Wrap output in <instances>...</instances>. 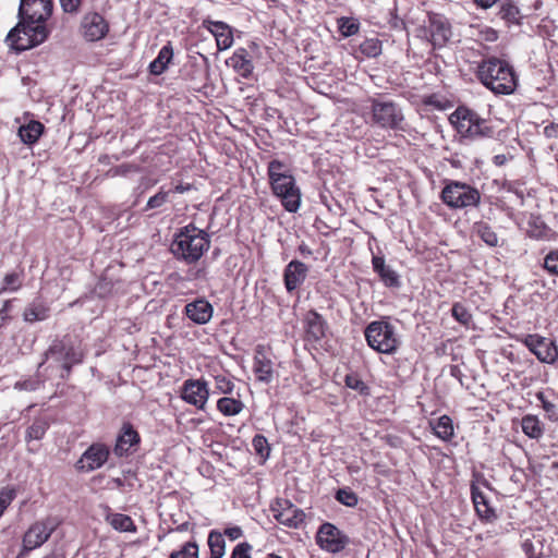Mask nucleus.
Listing matches in <instances>:
<instances>
[{
  "instance_id": "60",
  "label": "nucleus",
  "mask_w": 558,
  "mask_h": 558,
  "mask_svg": "<svg viewBox=\"0 0 558 558\" xmlns=\"http://www.w3.org/2000/svg\"><path fill=\"white\" fill-rule=\"evenodd\" d=\"M543 134L546 138L558 140V123L550 122L549 124H547L543 130Z\"/></svg>"
},
{
  "instance_id": "34",
  "label": "nucleus",
  "mask_w": 558,
  "mask_h": 558,
  "mask_svg": "<svg viewBox=\"0 0 558 558\" xmlns=\"http://www.w3.org/2000/svg\"><path fill=\"white\" fill-rule=\"evenodd\" d=\"M106 520L114 530L119 532L135 533L137 530L133 519L124 513H109Z\"/></svg>"
},
{
  "instance_id": "62",
  "label": "nucleus",
  "mask_w": 558,
  "mask_h": 558,
  "mask_svg": "<svg viewBox=\"0 0 558 558\" xmlns=\"http://www.w3.org/2000/svg\"><path fill=\"white\" fill-rule=\"evenodd\" d=\"M522 549H523V551H524V554L526 555L527 558H535L536 557L534 545H533V542L531 539H525L522 543Z\"/></svg>"
},
{
  "instance_id": "52",
  "label": "nucleus",
  "mask_w": 558,
  "mask_h": 558,
  "mask_svg": "<svg viewBox=\"0 0 558 558\" xmlns=\"http://www.w3.org/2000/svg\"><path fill=\"white\" fill-rule=\"evenodd\" d=\"M15 497V490L12 488L4 487L0 489V517L4 513Z\"/></svg>"
},
{
  "instance_id": "2",
  "label": "nucleus",
  "mask_w": 558,
  "mask_h": 558,
  "mask_svg": "<svg viewBox=\"0 0 558 558\" xmlns=\"http://www.w3.org/2000/svg\"><path fill=\"white\" fill-rule=\"evenodd\" d=\"M210 239L206 231L194 223L181 228L171 244V252L178 260L186 264L198 262L209 250Z\"/></svg>"
},
{
  "instance_id": "20",
  "label": "nucleus",
  "mask_w": 558,
  "mask_h": 558,
  "mask_svg": "<svg viewBox=\"0 0 558 558\" xmlns=\"http://www.w3.org/2000/svg\"><path fill=\"white\" fill-rule=\"evenodd\" d=\"M304 338L307 342L319 343L327 335V320L315 310H310L303 319Z\"/></svg>"
},
{
  "instance_id": "21",
  "label": "nucleus",
  "mask_w": 558,
  "mask_h": 558,
  "mask_svg": "<svg viewBox=\"0 0 558 558\" xmlns=\"http://www.w3.org/2000/svg\"><path fill=\"white\" fill-rule=\"evenodd\" d=\"M496 8V16L507 27L522 26L525 15L522 12L518 0H499Z\"/></svg>"
},
{
  "instance_id": "17",
  "label": "nucleus",
  "mask_w": 558,
  "mask_h": 558,
  "mask_svg": "<svg viewBox=\"0 0 558 558\" xmlns=\"http://www.w3.org/2000/svg\"><path fill=\"white\" fill-rule=\"evenodd\" d=\"M429 35V41L434 48L444 47L451 37V25L446 16L439 13L429 12L425 28Z\"/></svg>"
},
{
  "instance_id": "53",
  "label": "nucleus",
  "mask_w": 558,
  "mask_h": 558,
  "mask_svg": "<svg viewBox=\"0 0 558 558\" xmlns=\"http://www.w3.org/2000/svg\"><path fill=\"white\" fill-rule=\"evenodd\" d=\"M253 546L248 542H241L236 544L230 555V558H253Z\"/></svg>"
},
{
  "instance_id": "56",
  "label": "nucleus",
  "mask_w": 558,
  "mask_h": 558,
  "mask_svg": "<svg viewBox=\"0 0 558 558\" xmlns=\"http://www.w3.org/2000/svg\"><path fill=\"white\" fill-rule=\"evenodd\" d=\"M168 196H169V192L163 191V187H161L157 194L149 197V199L146 204V209H154V208L161 207L168 201Z\"/></svg>"
},
{
  "instance_id": "38",
  "label": "nucleus",
  "mask_w": 558,
  "mask_h": 558,
  "mask_svg": "<svg viewBox=\"0 0 558 558\" xmlns=\"http://www.w3.org/2000/svg\"><path fill=\"white\" fill-rule=\"evenodd\" d=\"M120 284V280L113 281L112 279L102 276L95 287V293L100 299L110 298L119 292Z\"/></svg>"
},
{
  "instance_id": "11",
  "label": "nucleus",
  "mask_w": 558,
  "mask_h": 558,
  "mask_svg": "<svg viewBox=\"0 0 558 558\" xmlns=\"http://www.w3.org/2000/svg\"><path fill=\"white\" fill-rule=\"evenodd\" d=\"M110 32V24L98 12L85 13L78 25V33L86 43H96L105 39Z\"/></svg>"
},
{
  "instance_id": "13",
  "label": "nucleus",
  "mask_w": 558,
  "mask_h": 558,
  "mask_svg": "<svg viewBox=\"0 0 558 558\" xmlns=\"http://www.w3.org/2000/svg\"><path fill=\"white\" fill-rule=\"evenodd\" d=\"M350 539L342 531L329 522L323 523L316 534L317 545L325 551L338 554L349 544Z\"/></svg>"
},
{
  "instance_id": "57",
  "label": "nucleus",
  "mask_w": 558,
  "mask_h": 558,
  "mask_svg": "<svg viewBox=\"0 0 558 558\" xmlns=\"http://www.w3.org/2000/svg\"><path fill=\"white\" fill-rule=\"evenodd\" d=\"M41 381L38 377H29L15 383L14 388L17 390L35 391L39 388Z\"/></svg>"
},
{
  "instance_id": "41",
  "label": "nucleus",
  "mask_w": 558,
  "mask_h": 558,
  "mask_svg": "<svg viewBox=\"0 0 558 558\" xmlns=\"http://www.w3.org/2000/svg\"><path fill=\"white\" fill-rule=\"evenodd\" d=\"M340 34L343 37H351L360 32V22L354 17L342 16L337 20Z\"/></svg>"
},
{
  "instance_id": "10",
  "label": "nucleus",
  "mask_w": 558,
  "mask_h": 558,
  "mask_svg": "<svg viewBox=\"0 0 558 558\" xmlns=\"http://www.w3.org/2000/svg\"><path fill=\"white\" fill-rule=\"evenodd\" d=\"M58 525L59 523L51 517L35 521L22 537L23 551L28 553L43 546L57 530Z\"/></svg>"
},
{
  "instance_id": "16",
  "label": "nucleus",
  "mask_w": 558,
  "mask_h": 558,
  "mask_svg": "<svg viewBox=\"0 0 558 558\" xmlns=\"http://www.w3.org/2000/svg\"><path fill=\"white\" fill-rule=\"evenodd\" d=\"M109 447L102 442L92 444L75 463L78 472L88 473L100 469L109 459Z\"/></svg>"
},
{
  "instance_id": "14",
  "label": "nucleus",
  "mask_w": 558,
  "mask_h": 558,
  "mask_svg": "<svg viewBox=\"0 0 558 558\" xmlns=\"http://www.w3.org/2000/svg\"><path fill=\"white\" fill-rule=\"evenodd\" d=\"M53 0H21L19 19L36 25H47L53 12Z\"/></svg>"
},
{
  "instance_id": "45",
  "label": "nucleus",
  "mask_w": 558,
  "mask_h": 558,
  "mask_svg": "<svg viewBox=\"0 0 558 558\" xmlns=\"http://www.w3.org/2000/svg\"><path fill=\"white\" fill-rule=\"evenodd\" d=\"M23 317L28 323L44 320L48 317V308L43 304H31L25 308Z\"/></svg>"
},
{
  "instance_id": "64",
  "label": "nucleus",
  "mask_w": 558,
  "mask_h": 558,
  "mask_svg": "<svg viewBox=\"0 0 558 558\" xmlns=\"http://www.w3.org/2000/svg\"><path fill=\"white\" fill-rule=\"evenodd\" d=\"M193 189V185L191 183H178L173 186L172 190L168 191L169 193L172 192V193H179V194H182V193H185V192H189Z\"/></svg>"
},
{
  "instance_id": "31",
  "label": "nucleus",
  "mask_w": 558,
  "mask_h": 558,
  "mask_svg": "<svg viewBox=\"0 0 558 558\" xmlns=\"http://www.w3.org/2000/svg\"><path fill=\"white\" fill-rule=\"evenodd\" d=\"M173 58L171 41H168L158 52L157 58L150 62L149 72L154 75L162 74Z\"/></svg>"
},
{
  "instance_id": "19",
  "label": "nucleus",
  "mask_w": 558,
  "mask_h": 558,
  "mask_svg": "<svg viewBox=\"0 0 558 558\" xmlns=\"http://www.w3.org/2000/svg\"><path fill=\"white\" fill-rule=\"evenodd\" d=\"M253 372L256 379L269 384L274 379V362L271 360V348L266 344H257L254 351Z\"/></svg>"
},
{
  "instance_id": "43",
  "label": "nucleus",
  "mask_w": 558,
  "mask_h": 558,
  "mask_svg": "<svg viewBox=\"0 0 558 558\" xmlns=\"http://www.w3.org/2000/svg\"><path fill=\"white\" fill-rule=\"evenodd\" d=\"M452 317L465 328H469L473 322V316L469 308L461 302L453 303L451 307Z\"/></svg>"
},
{
  "instance_id": "3",
  "label": "nucleus",
  "mask_w": 558,
  "mask_h": 558,
  "mask_svg": "<svg viewBox=\"0 0 558 558\" xmlns=\"http://www.w3.org/2000/svg\"><path fill=\"white\" fill-rule=\"evenodd\" d=\"M449 121L457 133L468 140L492 138L495 129L490 121L482 118L475 110L466 106H458L450 114Z\"/></svg>"
},
{
  "instance_id": "49",
  "label": "nucleus",
  "mask_w": 558,
  "mask_h": 558,
  "mask_svg": "<svg viewBox=\"0 0 558 558\" xmlns=\"http://www.w3.org/2000/svg\"><path fill=\"white\" fill-rule=\"evenodd\" d=\"M338 502L347 507H355L359 502L357 495L350 488H339L335 495Z\"/></svg>"
},
{
  "instance_id": "42",
  "label": "nucleus",
  "mask_w": 558,
  "mask_h": 558,
  "mask_svg": "<svg viewBox=\"0 0 558 558\" xmlns=\"http://www.w3.org/2000/svg\"><path fill=\"white\" fill-rule=\"evenodd\" d=\"M383 45L377 37L365 38L360 44V51L366 58H376L381 53Z\"/></svg>"
},
{
  "instance_id": "51",
  "label": "nucleus",
  "mask_w": 558,
  "mask_h": 558,
  "mask_svg": "<svg viewBox=\"0 0 558 558\" xmlns=\"http://www.w3.org/2000/svg\"><path fill=\"white\" fill-rule=\"evenodd\" d=\"M214 379L217 392L222 393L225 396L232 395L235 385L228 376L216 375Z\"/></svg>"
},
{
  "instance_id": "48",
  "label": "nucleus",
  "mask_w": 558,
  "mask_h": 558,
  "mask_svg": "<svg viewBox=\"0 0 558 558\" xmlns=\"http://www.w3.org/2000/svg\"><path fill=\"white\" fill-rule=\"evenodd\" d=\"M535 396L536 399L541 402L542 409L545 411L547 418L551 422H557L558 412L556 404L550 402L543 391H538Z\"/></svg>"
},
{
  "instance_id": "26",
  "label": "nucleus",
  "mask_w": 558,
  "mask_h": 558,
  "mask_svg": "<svg viewBox=\"0 0 558 558\" xmlns=\"http://www.w3.org/2000/svg\"><path fill=\"white\" fill-rule=\"evenodd\" d=\"M213 305L205 299H197L184 306V314L195 324H207L213 317Z\"/></svg>"
},
{
  "instance_id": "47",
  "label": "nucleus",
  "mask_w": 558,
  "mask_h": 558,
  "mask_svg": "<svg viewBox=\"0 0 558 558\" xmlns=\"http://www.w3.org/2000/svg\"><path fill=\"white\" fill-rule=\"evenodd\" d=\"M344 384L348 388L357 391L362 396L369 395V387L361 379L356 373L347 374L344 377Z\"/></svg>"
},
{
  "instance_id": "18",
  "label": "nucleus",
  "mask_w": 558,
  "mask_h": 558,
  "mask_svg": "<svg viewBox=\"0 0 558 558\" xmlns=\"http://www.w3.org/2000/svg\"><path fill=\"white\" fill-rule=\"evenodd\" d=\"M209 398V388L204 379H186L181 388V399L194 405L198 410H204Z\"/></svg>"
},
{
  "instance_id": "35",
  "label": "nucleus",
  "mask_w": 558,
  "mask_h": 558,
  "mask_svg": "<svg viewBox=\"0 0 558 558\" xmlns=\"http://www.w3.org/2000/svg\"><path fill=\"white\" fill-rule=\"evenodd\" d=\"M244 403L240 399L222 397L217 401V410L225 416H234L244 409Z\"/></svg>"
},
{
  "instance_id": "50",
  "label": "nucleus",
  "mask_w": 558,
  "mask_h": 558,
  "mask_svg": "<svg viewBox=\"0 0 558 558\" xmlns=\"http://www.w3.org/2000/svg\"><path fill=\"white\" fill-rule=\"evenodd\" d=\"M422 104L426 107H432L437 110H445L450 106L449 100L438 94L424 96L422 98Z\"/></svg>"
},
{
  "instance_id": "9",
  "label": "nucleus",
  "mask_w": 558,
  "mask_h": 558,
  "mask_svg": "<svg viewBox=\"0 0 558 558\" xmlns=\"http://www.w3.org/2000/svg\"><path fill=\"white\" fill-rule=\"evenodd\" d=\"M372 120L384 129L402 130L404 116L397 104L379 98L371 99Z\"/></svg>"
},
{
  "instance_id": "54",
  "label": "nucleus",
  "mask_w": 558,
  "mask_h": 558,
  "mask_svg": "<svg viewBox=\"0 0 558 558\" xmlns=\"http://www.w3.org/2000/svg\"><path fill=\"white\" fill-rule=\"evenodd\" d=\"M544 268L551 275L558 276V248L550 251L544 258Z\"/></svg>"
},
{
  "instance_id": "30",
  "label": "nucleus",
  "mask_w": 558,
  "mask_h": 558,
  "mask_svg": "<svg viewBox=\"0 0 558 558\" xmlns=\"http://www.w3.org/2000/svg\"><path fill=\"white\" fill-rule=\"evenodd\" d=\"M428 425L434 435L446 442L451 441L454 437L453 421L447 414H444L436 420H429Z\"/></svg>"
},
{
  "instance_id": "1",
  "label": "nucleus",
  "mask_w": 558,
  "mask_h": 558,
  "mask_svg": "<svg viewBox=\"0 0 558 558\" xmlns=\"http://www.w3.org/2000/svg\"><path fill=\"white\" fill-rule=\"evenodd\" d=\"M478 81L496 95H510L517 88L513 66L506 60L489 57L483 59L476 70Z\"/></svg>"
},
{
  "instance_id": "4",
  "label": "nucleus",
  "mask_w": 558,
  "mask_h": 558,
  "mask_svg": "<svg viewBox=\"0 0 558 558\" xmlns=\"http://www.w3.org/2000/svg\"><path fill=\"white\" fill-rule=\"evenodd\" d=\"M85 352L80 345H75L69 336L62 339H54L44 353V360L39 364L41 367L48 360H52L62 373V379H69L75 365L83 363Z\"/></svg>"
},
{
  "instance_id": "44",
  "label": "nucleus",
  "mask_w": 558,
  "mask_h": 558,
  "mask_svg": "<svg viewBox=\"0 0 558 558\" xmlns=\"http://www.w3.org/2000/svg\"><path fill=\"white\" fill-rule=\"evenodd\" d=\"M283 174H292V170L289 163L279 159H272L268 162V180H274V178L281 177Z\"/></svg>"
},
{
  "instance_id": "33",
  "label": "nucleus",
  "mask_w": 558,
  "mask_h": 558,
  "mask_svg": "<svg viewBox=\"0 0 558 558\" xmlns=\"http://www.w3.org/2000/svg\"><path fill=\"white\" fill-rule=\"evenodd\" d=\"M209 548V558H223L226 554V541L223 534L217 530H211L207 536Z\"/></svg>"
},
{
  "instance_id": "58",
  "label": "nucleus",
  "mask_w": 558,
  "mask_h": 558,
  "mask_svg": "<svg viewBox=\"0 0 558 558\" xmlns=\"http://www.w3.org/2000/svg\"><path fill=\"white\" fill-rule=\"evenodd\" d=\"M61 9L68 14H77L81 10L83 0H59Z\"/></svg>"
},
{
  "instance_id": "6",
  "label": "nucleus",
  "mask_w": 558,
  "mask_h": 558,
  "mask_svg": "<svg viewBox=\"0 0 558 558\" xmlns=\"http://www.w3.org/2000/svg\"><path fill=\"white\" fill-rule=\"evenodd\" d=\"M369 348L383 354H395L401 345L396 327L386 319L371 322L364 330Z\"/></svg>"
},
{
  "instance_id": "55",
  "label": "nucleus",
  "mask_w": 558,
  "mask_h": 558,
  "mask_svg": "<svg viewBox=\"0 0 558 558\" xmlns=\"http://www.w3.org/2000/svg\"><path fill=\"white\" fill-rule=\"evenodd\" d=\"M478 40L483 43H495L499 38V33L492 26H483L477 33Z\"/></svg>"
},
{
  "instance_id": "40",
  "label": "nucleus",
  "mask_w": 558,
  "mask_h": 558,
  "mask_svg": "<svg viewBox=\"0 0 558 558\" xmlns=\"http://www.w3.org/2000/svg\"><path fill=\"white\" fill-rule=\"evenodd\" d=\"M199 547L195 538L185 542L179 549L170 553L169 558H198Z\"/></svg>"
},
{
  "instance_id": "46",
  "label": "nucleus",
  "mask_w": 558,
  "mask_h": 558,
  "mask_svg": "<svg viewBox=\"0 0 558 558\" xmlns=\"http://www.w3.org/2000/svg\"><path fill=\"white\" fill-rule=\"evenodd\" d=\"M252 446L255 453L260 457L264 461L270 456V445L268 439L263 434H256L252 439Z\"/></svg>"
},
{
  "instance_id": "24",
  "label": "nucleus",
  "mask_w": 558,
  "mask_h": 558,
  "mask_svg": "<svg viewBox=\"0 0 558 558\" xmlns=\"http://www.w3.org/2000/svg\"><path fill=\"white\" fill-rule=\"evenodd\" d=\"M141 442V436L131 423H123L121 430L118 435L113 452L118 457L128 456L131 448Z\"/></svg>"
},
{
  "instance_id": "37",
  "label": "nucleus",
  "mask_w": 558,
  "mask_h": 558,
  "mask_svg": "<svg viewBox=\"0 0 558 558\" xmlns=\"http://www.w3.org/2000/svg\"><path fill=\"white\" fill-rule=\"evenodd\" d=\"M24 281V270L20 271H11L4 275L1 287L0 294L5 292H16L23 287Z\"/></svg>"
},
{
  "instance_id": "39",
  "label": "nucleus",
  "mask_w": 558,
  "mask_h": 558,
  "mask_svg": "<svg viewBox=\"0 0 558 558\" xmlns=\"http://www.w3.org/2000/svg\"><path fill=\"white\" fill-rule=\"evenodd\" d=\"M49 428V422L45 417H36L26 429L25 440H40Z\"/></svg>"
},
{
  "instance_id": "15",
  "label": "nucleus",
  "mask_w": 558,
  "mask_h": 558,
  "mask_svg": "<svg viewBox=\"0 0 558 558\" xmlns=\"http://www.w3.org/2000/svg\"><path fill=\"white\" fill-rule=\"evenodd\" d=\"M274 518L288 527L296 529L305 520V513L289 499L277 498L271 505Z\"/></svg>"
},
{
  "instance_id": "61",
  "label": "nucleus",
  "mask_w": 558,
  "mask_h": 558,
  "mask_svg": "<svg viewBox=\"0 0 558 558\" xmlns=\"http://www.w3.org/2000/svg\"><path fill=\"white\" fill-rule=\"evenodd\" d=\"M11 308H12V300L4 301L2 307L0 308V319H1L0 328L3 326V324L8 319H10L9 312L11 311Z\"/></svg>"
},
{
  "instance_id": "32",
  "label": "nucleus",
  "mask_w": 558,
  "mask_h": 558,
  "mask_svg": "<svg viewBox=\"0 0 558 558\" xmlns=\"http://www.w3.org/2000/svg\"><path fill=\"white\" fill-rule=\"evenodd\" d=\"M521 428L525 436L538 440L544 435V424L536 415L526 414L521 418Z\"/></svg>"
},
{
  "instance_id": "36",
  "label": "nucleus",
  "mask_w": 558,
  "mask_h": 558,
  "mask_svg": "<svg viewBox=\"0 0 558 558\" xmlns=\"http://www.w3.org/2000/svg\"><path fill=\"white\" fill-rule=\"evenodd\" d=\"M473 232L478 236L486 245L495 247L498 245V235L487 222L481 220L474 223Z\"/></svg>"
},
{
  "instance_id": "25",
  "label": "nucleus",
  "mask_w": 558,
  "mask_h": 558,
  "mask_svg": "<svg viewBox=\"0 0 558 558\" xmlns=\"http://www.w3.org/2000/svg\"><path fill=\"white\" fill-rule=\"evenodd\" d=\"M471 497L475 512L483 522L492 523L497 520L496 510L490 506L487 496L474 484L471 486Z\"/></svg>"
},
{
  "instance_id": "29",
  "label": "nucleus",
  "mask_w": 558,
  "mask_h": 558,
  "mask_svg": "<svg viewBox=\"0 0 558 558\" xmlns=\"http://www.w3.org/2000/svg\"><path fill=\"white\" fill-rule=\"evenodd\" d=\"M45 132V125L37 120H31L21 125L17 135L22 143L28 146L35 145Z\"/></svg>"
},
{
  "instance_id": "5",
  "label": "nucleus",
  "mask_w": 558,
  "mask_h": 558,
  "mask_svg": "<svg viewBox=\"0 0 558 558\" xmlns=\"http://www.w3.org/2000/svg\"><path fill=\"white\" fill-rule=\"evenodd\" d=\"M49 34L50 29L47 25H36L19 19L17 24L8 33L5 44L11 50L22 52L43 44Z\"/></svg>"
},
{
  "instance_id": "23",
  "label": "nucleus",
  "mask_w": 558,
  "mask_h": 558,
  "mask_svg": "<svg viewBox=\"0 0 558 558\" xmlns=\"http://www.w3.org/2000/svg\"><path fill=\"white\" fill-rule=\"evenodd\" d=\"M203 27L213 34L218 50H227L233 45L232 29L227 23L206 17L203 20Z\"/></svg>"
},
{
  "instance_id": "27",
  "label": "nucleus",
  "mask_w": 558,
  "mask_h": 558,
  "mask_svg": "<svg viewBox=\"0 0 558 558\" xmlns=\"http://www.w3.org/2000/svg\"><path fill=\"white\" fill-rule=\"evenodd\" d=\"M227 64L243 78H250L254 71L253 58L248 50L242 47L234 50Z\"/></svg>"
},
{
  "instance_id": "22",
  "label": "nucleus",
  "mask_w": 558,
  "mask_h": 558,
  "mask_svg": "<svg viewBox=\"0 0 558 558\" xmlns=\"http://www.w3.org/2000/svg\"><path fill=\"white\" fill-rule=\"evenodd\" d=\"M308 267L301 260H291L283 269V283L288 293L296 291L306 280Z\"/></svg>"
},
{
  "instance_id": "8",
  "label": "nucleus",
  "mask_w": 558,
  "mask_h": 558,
  "mask_svg": "<svg viewBox=\"0 0 558 558\" xmlns=\"http://www.w3.org/2000/svg\"><path fill=\"white\" fill-rule=\"evenodd\" d=\"M272 194L278 197L283 208L289 213H296L301 205V192L292 174L268 180Z\"/></svg>"
},
{
  "instance_id": "7",
  "label": "nucleus",
  "mask_w": 558,
  "mask_h": 558,
  "mask_svg": "<svg viewBox=\"0 0 558 558\" xmlns=\"http://www.w3.org/2000/svg\"><path fill=\"white\" fill-rule=\"evenodd\" d=\"M440 199L451 209L477 207L481 203V193L475 186L465 182L446 180Z\"/></svg>"
},
{
  "instance_id": "63",
  "label": "nucleus",
  "mask_w": 558,
  "mask_h": 558,
  "mask_svg": "<svg viewBox=\"0 0 558 558\" xmlns=\"http://www.w3.org/2000/svg\"><path fill=\"white\" fill-rule=\"evenodd\" d=\"M499 0H473L474 4L481 10H488L496 7Z\"/></svg>"
},
{
  "instance_id": "59",
  "label": "nucleus",
  "mask_w": 558,
  "mask_h": 558,
  "mask_svg": "<svg viewBox=\"0 0 558 558\" xmlns=\"http://www.w3.org/2000/svg\"><path fill=\"white\" fill-rule=\"evenodd\" d=\"M223 537H228L230 541H236L243 536V531L240 526H229L223 530Z\"/></svg>"
},
{
  "instance_id": "12",
  "label": "nucleus",
  "mask_w": 558,
  "mask_h": 558,
  "mask_svg": "<svg viewBox=\"0 0 558 558\" xmlns=\"http://www.w3.org/2000/svg\"><path fill=\"white\" fill-rule=\"evenodd\" d=\"M542 363L554 364L558 359V349L555 341L538 333L523 335L517 338Z\"/></svg>"
},
{
  "instance_id": "28",
  "label": "nucleus",
  "mask_w": 558,
  "mask_h": 558,
  "mask_svg": "<svg viewBox=\"0 0 558 558\" xmlns=\"http://www.w3.org/2000/svg\"><path fill=\"white\" fill-rule=\"evenodd\" d=\"M373 270L378 275L380 281L388 288L400 286L399 275L385 263L384 256L373 255Z\"/></svg>"
}]
</instances>
